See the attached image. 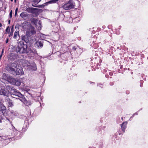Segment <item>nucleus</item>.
I'll use <instances>...</instances> for the list:
<instances>
[{"mask_svg":"<svg viewBox=\"0 0 148 148\" xmlns=\"http://www.w3.org/2000/svg\"><path fill=\"white\" fill-rule=\"evenodd\" d=\"M6 70L14 75H22L24 74L22 68L19 66L16 62L12 63L10 66L6 68Z\"/></svg>","mask_w":148,"mask_h":148,"instance_id":"nucleus-1","label":"nucleus"},{"mask_svg":"<svg viewBox=\"0 0 148 148\" xmlns=\"http://www.w3.org/2000/svg\"><path fill=\"white\" fill-rule=\"evenodd\" d=\"M27 48V45L24 44L23 42L20 41L17 43L15 50L16 52H19L20 53H27L28 52Z\"/></svg>","mask_w":148,"mask_h":148,"instance_id":"nucleus-2","label":"nucleus"},{"mask_svg":"<svg viewBox=\"0 0 148 148\" xmlns=\"http://www.w3.org/2000/svg\"><path fill=\"white\" fill-rule=\"evenodd\" d=\"M75 6V3L72 0L68 1L63 6V8L66 10L74 8Z\"/></svg>","mask_w":148,"mask_h":148,"instance_id":"nucleus-3","label":"nucleus"},{"mask_svg":"<svg viewBox=\"0 0 148 148\" xmlns=\"http://www.w3.org/2000/svg\"><path fill=\"white\" fill-rule=\"evenodd\" d=\"M36 33V31L35 28L31 25L26 32L27 34L30 36L35 34Z\"/></svg>","mask_w":148,"mask_h":148,"instance_id":"nucleus-4","label":"nucleus"},{"mask_svg":"<svg viewBox=\"0 0 148 148\" xmlns=\"http://www.w3.org/2000/svg\"><path fill=\"white\" fill-rule=\"evenodd\" d=\"M31 26V25L30 23L27 21L24 22L21 25V26L24 30H28Z\"/></svg>","mask_w":148,"mask_h":148,"instance_id":"nucleus-5","label":"nucleus"},{"mask_svg":"<svg viewBox=\"0 0 148 148\" xmlns=\"http://www.w3.org/2000/svg\"><path fill=\"white\" fill-rule=\"evenodd\" d=\"M10 92L13 95L17 96L18 97H22V95L15 89H11Z\"/></svg>","mask_w":148,"mask_h":148,"instance_id":"nucleus-6","label":"nucleus"},{"mask_svg":"<svg viewBox=\"0 0 148 148\" xmlns=\"http://www.w3.org/2000/svg\"><path fill=\"white\" fill-rule=\"evenodd\" d=\"M11 81L10 83H11L12 84H15L17 86H20L21 85L20 82L18 81V80L15 79L12 77H10Z\"/></svg>","mask_w":148,"mask_h":148,"instance_id":"nucleus-7","label":"nucleus"},{"mask_svg":"<svg viewBox=\"0 0 148 148\" xmlns=\"http://www.w3.org/2000/svg\"><path fill=\"white\" fill-rule=\"evenodd\" d=\"M6 102L7 104L8 105V107H12L13 106V104L12 101L9 99L7 98L6 99Z\"/></svg>","mask_w":148,"mask_h":148,"instance_id":"nucleus-8","label":"nucleus"},{"mask_svg":"<svg viewBox=\"0 0 148 148\" xmlns=\"http://www.w3.org/2000/svg\"><path fill=\"white\" fill-rule=\"evenodd\" d=\"M2 77L3 79L5 80H7L8 82H10L11 81V79L10 78L12 77H8L6 75V74L5 73H3V74Z\"/></svg>","mask_w":148,"mask_h":148,"instance_id":"nucleus-9","label":"nucleus"},{"mask_svg":"<svg viewBox=\"0 0 148 148\" xmlns=\"http://www.w3.org/2000/svg\"><path fill=\"white\" fill-rule=\"evenodd\" d=\"M0 94L1 95L8 96V93L4 89H1L0 90Z\"/></svg>","mask_w":148,"mask_h":148,"instance_id":"nucleus-10","label":"nucleus"},{"mask_svg":"<svg viewBox=\"0 0 148 148\" xmlns=\"http://www.w3.org/2000/svg\"><path fill=\"white\" fill-rule=\"evenodd\" d=\"M36 9L33 8H28L26 9V11L29 13H33Z\"/></svg>","mask_w":148,"mask_h":148,"instance_id":"nucleus-11","label":"nucleus"},{"mask_svg":"<svg viewBox=\"0 0 148 148\" xmlns=\"http://www.w3.org/2000/svg\"><path fill=\"white\" fill-rule=\"evenodd\" d=\"M127 122H123L121 125V127L122 131L123 132H125V130L126 127V125H127Z\"/></svg>","mask_w":148,"mask_h":148,"instance_id":"nucleus-12","label":"nucleus"},{"mask_svg":"<svg viewBox=\"0 0 148 148\" xmlns=\"http://www.w3.org/2000/svg\"><path fill=\"white\" fill-rule=\"evenodd\" d=\"M36 46H37L39 48H41L43 45L42 42L41 41H37L35 44Z\"/></svg>","mask_w":148,"mask_h":148,"instance_id":"nucleus-13","label":"nucleus"},{"mask_svg":"<svg viewBox=\"0 0 148 148\" xmlns=\"http://www.w3.org/2000/svg\"><path fill=\"white\" fill-rule=\"evenodd\" d=\"M58 1V0H52L48 2L45 3H44L45 5H47L48 4H52L56 3Z\"/></svg>","mask_w":148,"mask_h":148,"instance_id":"nucleus-14","label":"nucleus"},{"mask_svg":"<svg viewBox=\"0 0 148 148\" xmlns=\"http://www.w3.org/2000/svg\"><path fill=\"white\" fill-rule=\"evenodd\" d=\"M35 25L37 29L38 30H40L41 29L42 26L40 24V21L39 22L38 24H36Z\"/></svg>","mask_w":148,"mask_h":148,"instance_id":"nucleus-15","label":"nucleus"},{"mask_svg":"<svg viewBox=\"0 0 148 148\" xmlns=\"http://www.w3.org/2000/svg\"><path fill=\"white\" fill-rule=\"evenodd\" d=\"M19 32L18 31H16L14 34V38L15 39H16L17 36H18Z\"/></svg>","mask_w":148,"mask_h":148,"instance_id":"nucleus-16","label":"nucleus"},{"mask_svg":"<svg viewBox=\"0 0 148 148\" xmlns=\"http://www.w3.org/2000/svg\"><path fill=\"white\" fill-rule=\"evenodd\" d=\"M20 16L22 18H23L26 17L27 16L26 14L24 12L21 13V14Z\"/></svg>","mask_w":148,"mask_h":148,"instance_id":"nucleus-17","label":"nucleus"},{"mask_svg":"<svg viewBox=\"0 0 148 148\" xmlns=\"http://www.w3.org/2000/svg\"><path fill=\"white\" fill-rule=\"evenodd\" d=\"M31 69L34 71H35L36 70V65L35 64H33L31 66Z\"/></svg>","mask_w":148,"mask_h":148,"instance_id":"nucleus-18","label":"nucleus"},{"mask_svg":"<svg viewBox=\"0 0 148 148\" xmlns=\"http://www.w3.org/2000/svg\"><path fill=\"white\" fill-rule=\"evenodd\" d=\"M5 107L3 105H0V111H3L5 109Z\"/></svg>","mask_w":148,"mask_h":148,"instance_id":"nucleus-19","label":"nucleus"},{"mask_svg":"<svg viewBox=\"0 0 148 148\" xmlns=\"http://www.w3.org/2000/svg\"><path fill=\"white\" fill-rule=\"evenodd\" d=\"M20 97L21 98L20 99L18 98V99H19L20 101H22V102H24V101L25 100V99L23 95H22V97Z\"/></svg>","mask_w":148,"mask_h":148,"instance_id":"nucleus-20","label":"nucleus"},{"mask_svg":"<svg viewBox=\"0 0 148 148\" xmlns=\"http://www.w3.org/2000/svg\"><path fill=\"white\" fill-rule=\"evenodd\" d=\"M41 0H33V1L35 4L38 3Z\"/></svg>","mask_w":148,"mask_h":148,"instance_id":"nucleus-21","label":"nucleus"},{"mask_svg":"<svg viewBox=\"0 0 148 148\" xmlns=\"http://www.w3.org/2000/svg\"><path fill=\"white\" fill-rule=\"evenodd\" d=\"M10 16L11 18L12 17V11L11 10L10 14Z\"/></svg>","mask_w":148,"mask_h":148,"instance_id":"nucleus-22","label":"nucleus"},{"mask_svg":"<svg viewBox=\"0 0 148 148\" xmlns=\"http://www.w3.org/2000/svg\"><path fill=\"white\" fill-rule=\"evenodd\" d=\"M8 42V38H7L6 41V43H7Z\"/></svg>","mask_w":148,"mask_h":148,"instance_id":"nucleus-23","label":"nucleus"},{"mask_svg":"<svg viewBox=\"0 0 148 148\" xmlns=\"http://www.w3.org/2000/svg\"><path fill=\"white\" fill-rule=\"evenodd\" d=\"M18 9V8H17L16 9L15 12L17 13Z\"/></svg>","mask_w":148,"mask_h":148,"instance_id":"nucleus-24","label":"nucleus"},{"mask_svg":"<svg viewBox=\"0 0 148 148\" xmlns=\"http://www.w3.org/2000/svg\"><path fill=\"white\" fill-rule=\"evenodd\" d=\"M17 13L15 12V16H16L17 14Z\"/></svg>","mask_w":148,"mask_h":148,"instance_id":"nucleus-25","label":"nucleus"},{"mask_svg":"<svg viewBox=\"0 0 148 148\" xmlns=\"http://www.w3.org/2000/svg\"><path fill=\"white\" fill-rule=\"evenodd\" d=\"M3 52V49L2 51V53Z\"/></svg>","mask_w":148,"mask_h":148,"instance_id":"nucleus-26","label":"nucleus"},{"mask_svg":"<svg viewBox=\"0 0 148 148\" xmlns=\"http://www.w3.org/2000/svg\"><path fill=\"white\" fill-rule=\"evenodd\" d=\"M2 54H1L0 55V57L1 58V57H2Z\"/></svg>","mask_w":148,"mask_h":148,"instance_id":"nucleus-27","label":"nucleus"},{"mask_svg":"<svg viewBox=\"0 0 148 148\" xmlns=\"http://www.w3.org/2000/svg\"><path fill=\"white\" fill-rule=\"evenodd\" d=\"M32 6H34V7H36V6H35V5H32Z\"/></svg>","mask_w":148,"mask_h":148,"instance_id":"nucleus-28","label":"nucleus"},{"mask_svg":"<svg viewBox=\"0 0 148 148\" xmlns=\"http://www.w3.org/2000/svg\"><path fill=\"white\" fill-rule=\"evenodd\" d=\"M1 118L0 117V123L1 122Z\"/></svg>","mask_w":148,"mask_h":148,"instance_id":"nucleus-29","label":"nucleus"},{"mask_svg":"<svg viewBox=\"0 0 148 148\" xmlns=\"http://www.w3.org/2000/svg\"><path fill=\"white\" fill-rule=\"evenodd\" d=\"M1 26V24L0 23V26Z\"/></svg>","mask_w":148,"mask_h":148,"instance_id":"nucleus-30","label":"nucleus"},{"mask_svg":"<svg viewBox=\"0 0 148 148\" xmlns=\"http://www.w3.org/2000/svg\"><path fill=\"white\" fill-rule=\"evenodd\" d=\"M11 1H13V0H10Z\"/></svg>","mask_w":148,"mask_h":148,"instance_id":"nucleus-31","label":"nucleus"},{"mask_svg":"<svg viewBox=\"0 0 148 148\" xmlns=\"http://www.w3.org/2000/svg\"><path fill=\"white\" fill-rule=\"evenodd\" d=\"M29 89H28V90H29Z\"/></svg>","mask_w":148,"mask_h":148,"instance_id":"nucleus-32","label":"nucleus"},{"mask_svg":"<svg viewBox=\"0 0 148 148\" xmlns=\"http://www.w3.org/2000/svg\"><path fill=\"white\" fill-rule=\"evenodd\" d=\"M16 0H15V1H16Z\"/></svg>","mask_w":148,"mask_h":148,"instance_id":"nucleus-33","label":"nucleus"}]
</instances>
